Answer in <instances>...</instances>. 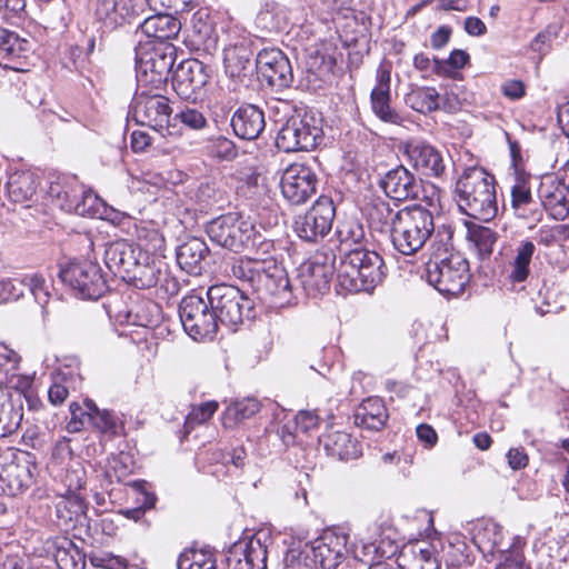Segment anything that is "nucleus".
Returning <instances> with one entry per match:
<instances>
[{"instance_id":"obj_1","label":"nucleus","mask_w":569,"mask_h":569,"mask_svg":"<svg viewBox=\"0 0 569 569\" xmlns=\"http://www.w3.org/2000/svg\"><path fill=\"white\" fill-rule=\"evenodd\" d=\"M340 250L345 251L337 268V280L347 292L373 290L386 276L383 259L363 246L365 229L356 219H346L337 228Z\"/></svg>"},{"instance_id":"obj_2","label":"nucleus","mask_w":569,"mask_h":569,"mask_svg":"<svg viewBox=\"0 0 569 569\" xmlns=\"http://www.w3.org/2000/svg\"><path fill=\"white\" fill-rule=\"evenodd\" d=\"M252 256H243L230 263V273L248 282L262 297H270V303L282 308L292 305L293 296L288 274L278 261L263 254L258 248Z\"/></svg>"},{"instance_id":"obj_3","label":"nucleus","mask_w":569,"mask_h":569,"mask_svg":"<svg viewBox=\"0 0 569 569\" xmlns=\"http://www.w3.org/2000/svg\"><path fill=\"white\" fill-rule=\"evenodd\" d=\"M457 206L463 214L490 221L498 212L495 177L485 169H466L456 182Z\"/></svg>"},{"instance_id":"obj_4","label":"nucleus","mask_w":569,"mask_h":569,"mask_svg":"<svg viewBox=\"0 0 569 569\" xmlns=\"http://www.w3.org/2000/svg\"><path fill=\"white\" fill-rule=\"evenodd\" d=\"M206 231L212 242L233 252L258 248L263 254H268L274 247L273 241L259 233L250 220L237 212L212 219Z\"/></svg>"},{"instance_id":"obj_5","label":"nucleus","mask_w":569,"mask_h":569,"mask_svg":"<svg viewBox=\"0 0 569 569\" xmlns=\"http://www.w3.org/2000/svg\"><path fill=\"white\" fill-rule=\"evenodd\" d=\"M176 56V47L170 42L139 43L136 48V72L140 88L160 89L169 79Z\"/></svg>"},{"instance_id":"obj_6","label":"nucleus","mask_w":569,"mask_h":569,"mask_svg":"<svg viewBox=\"0 0 569 569\" xmlns=\"http://www.w3.org/2000/svg\"><path fill=\"white\" fill-rule=\"evenodd\" d=\"M207 298L210 307L216 310L218 323L231 330L256 316L254 302L237 287L212 286L207 291Z\"/></svg>"},{"instance_id":"obj_7","label":"nucleus","mask_w":569,"mask_h":569,"mask_svg":"<svg viewBox=\"0 0 569 569\" xmlns=\"http://www.w3.org/2000/svg\"><path fill=\"white\" fill-rule=\"evenodd\" d=\"M59 278L76 297L83 300H97L109 289L100 264L90 259L71 260L62 264Z\"/></svg>"},{"instance_id":"obj_8","label":"nucleus","mask_w":569,"mask_h":569,"mask_svg":"<svg viewBox=\"0 0 569 569\" xmlns=\"http://www.w3.org/2000/svg\"><path fill=\"white\" fill-rule=\"evenodd\" d=\"M321 133L312 117L295 111L280 127L276 146L284 152L307 151L317 147Z\"/></svg>"},{"instance_id":"obj_9","label":"nucleus","mask_w":569,"mask_h":569,"mask_svg":"<svg viewBox=\"0 0 569 569\" xmlns=\"http://www.w3.org/2000/svg\"><path fill=\"white\" fill-rule=\"evenodd\" d=\"M179 316L184 331L194 340L212 339L217 333L219 323L208 298L184 297L179 305Z\"/></svg>"},{"instance_id":"obj_10","label":"nucleus","mask_w":569,"mask_h":569,"mask_svg":"<svg viewBox=\"0 0 569 569\" xmlns=\"http://www.w3.org/2000/svg\"><path fill=\"white\" fill-rule=\"evenodd\" d=\"M468 271V261L460 254L429 261V286L443 296H458L470 280Z\"/></svg>"},{"instance_id":"obj_11","label":"nucleus","mask_w":569,"mask_h":569,"mask_svg":"<svg viewBox=\"0 0 569 569\" xmlns=\"http://www.w3.org/2000/svg\"><path fill=\"white\" fill-rule=\"evenodd\" d=\"M432 192L429 194V240L431 243V253L429 261L438 260L449 254L452 249V227L449 219L443 214L446 202L442 201V196L446 191L437 184H431Z\"/></svg>"},{"instance_id":"obj_12","label":"nucleus","mask_w":569,"mask_h":569,"mask_svg":"<svg viewBox=\"0 0 569 569\" xmlns=\"http://www.w3.org/2000/svg\"><path fill=\"white\" fill-rule=\"evenodd\" d=\"M336 207L331 198L321 196L312 207L295 220V232L307 242H318L331 230Z\"/></svg>"},{"instance_id":"obj_13","label":"nucleus","mask_w":569,"mask_h":569,"mask_svg":"<svg viewBox=\"0 0 569 569\" xmlns=\"http://www.w3.org/2000/svg\"><path fill=\"white\" fill-rule=\"evenodd\" d=\"M131 113L137 123L162 131L169 128L172 109L166 96L139 86L131 103Z\"/></svg>"},{"instance_id":"obj_14","label":"nucleus","mask_w":569,"mask_h":569,"mask_svg":"<svg viewBox=\"0 0 569 569\" xmlns=\"http://www.w3.org/2000/svg\"><path fill=\"white\" fill-rule=\"evenodd\" d=\"M124 281L138 289L159 287L168 295H177L179 291L178 281L171 277L166 264L158 259L141 258L126 277Z\"/></svg>"},{"instance_id":"obj_15","label":"nucleus","mask_w":569,"mask_h":569,"mask_svg":"<svg viewBox=\"0 0 569 569\" xmlns=\"http://www.w3.org/2000/svg\"><path fill=\"white\" fill-rule=\"evenodd\" d=\"M318 182L317 173L311 167L296 162L282 172L280 188L286 200L299 206L317 192Z\"/></svg>"},{"instance_id":"obj_16","label":"nucleus","mask_w":569,"mask_h":569,"mask_svg":"<svg viewBox=\"0 0 569 569\" xmlns=\"http://www.w3.org/2000/svg\"><path fill=\"white\" fill-rule=\"evenodd\" d=\"M256 68L262 81L277 90L289 88L293 73L289 59L278 48H264L257 53Z\"/></svg>"},{"instance_id":"obj_17","label":"nucleus","mask_w":569,"mask_h":569,"mask_svg":"<svg viewBox=\"0 0 569 569\" xmlns=\"http://www.w3.org/2000/svg\"><path fill=\"white\" fill-rule=\"evenodd\" d=\"M409 226L402 231L392 230L395 248L403 254L417 252L427 241V209L421 202L406 207Z\"/></svg>"},{"instance_id":"obj_18","label":"nucleus","mask_w":569,"mask_h":569,"mask_svg":"<svg viewBox=\"0 0 569 569\" xmlns=\"http://www.w3.org/2000/svg\"><path fill=\"white\" fill-rule=\"evenodd\" d=\"M267 536L259 532L233 543L227 555L228 569H267Z\"/></svg>"},{"instance_id":"obj_19","label":"nucleus","mask_w":569,"mask_h":569,"mask_svg":"<svg viewBox=\"0 0 569 569\" xmlns=\"http://www.w3.org/2000/svg\"><path fill=\"white\" fill-rule=\"evenodd\" d=\"M211 77V69L198 59H187L178 64L171 77L176 93L182 99H191Z\"/></svg>"},{"instance_id":"obj_20","label":"nucleus","mask_w":569,"mask_h":569,"mask_svg":"<svg viewBox=\"0 0 569 569\" xmlns=\"http://www.w3.org/2000/svg\"><path fill=\"white\" fill-rule=\"evenodd\" d=\"M147 10V0H98L96 16L109 28L131 23Z\"/></svg>"},{"instance_id":"obj_21","label":"nucleus","mask_w":569,"mask_h":569,"mask_svg":"<svg viewBox=\"0 0 569 569\" xmlns=\"http://www.w3.org/2000/svg\"><path fill=\"white\" fill-rule=\"evenodd\" d=\"M348 535L335 530H326L312 542L315 561L322 569H338L347 555Z\"/></svg>"},{"instance_id":"obj_22","label":"nucleus","mask_w":569,"mask_h":569,"mask_svg":"<svg viewBox=\"0 0 569 569\" xmlns=\"http://www.w3.org/2000/svg\"><path fill=\"white\" fill-rule=\"evenodd\" d=\"M392 64L382 60L377 69V83L370 94V103L373 113L383 122L397 124L401 118L390 107V82Z\"/></svg>"},{"instance_id":"obj_23","label":"nucleus","mask_w":569,"mask_h":569,"mask_svg":"<svg viewBox=\"0 0 569 569\" xmlns=\"http://www.w3.org/2000/svg\"><path fill=\"white\" fill-rule=\"evenodd\" d=\"M141 258H147V252L124 240L108 243L104 249L107 268L123 280Z\"/></svg>"},{"instance_id":"obj_24","label":"nucleus","mask_w":569,"mask_h":569,"mask_svg":"<svg viewBox=\"0 0 569 569\" xmlns=\"http://www.w3.org/2000/svg\"><path fill=\"white\" fill-rule=\"evenodd\" d=\"M333 271L328 256H316L301 266L300 282L309 293H323L329 289Z\"/></svg>"},{"instance_id":"obj_25","label":"nucleus","mask_w":569,"mask_h":569,"mask_svg":"<svg viewBox=\"0 0 569 569\" xmlns=\"http://www.w3.org/2000/svg\"><path fill=\"white\" fill-rule=\"evenodd\" d=\"M385 193L397 201L409 198H418L419 191L423 192L421 184L417 183L413 176L402 166L390 170L380 181Z\"/></svg>"},{"instance_id":"obj_26","label":"nucleus","mask_w":569,"mask_h":569,"mask_svg":"<svg viewBox=\"0 0 569 569\" xmlns=\"http://www.w3.org/2000/svg\"><path fill=\"white\" fill-rule=\"evenodd\" d=\"M231 127L239 138L254 140L266 128L264 113L254 104L241 106L231 118Z\"/></svg>"},{"instance_id":"obj_27","label":"nucleus","mask_w":569,"mask_h":569,"mask_svg":"<svg viewBox=\"0 0 569 569\" xmlns=\"http://www.w3.org/2000/svg\"><path fill=\"white\" fill-rule=\"evenodd\" d=\"M208 253L207 243L200 238L191 237L177 248V263L187 273L199 276L204 270Z\"/></svg>"},{"instance_id":"obj_28","label":"nucleus","mask_w":569,"mask_h":569,"mask_svg":"<svg viewBox=\"0 0 569 569\" xmlns=\"http://www.w3.org/2000/svg\"><path fill=\"white\" fill-rule=\"evenodd\" d=\"M156 12L140 23L142 33L156 42H169V40L176 39L181 30L180 20L169 13Z\"/></svg>"},{"instance_id":"obj_29","label":"nucleus","mask_w":569,"mask_h":569,"mask_svg":"<svg viewBox=\"0 0 569 569\" xmlns=\"http://www.w3.org/2000/svg\"><path fill=\"white\" fill-rule=\"evenodd\" d=\"M328 456L341 461L359 458L362 455L361 445L346 431H331L321 438Z\"/></svg>"},{"instance_id":"obj_30","label":"nucleus","mask_w":569,"mask_h":569,"mask_svg":"<svg viewBox=\"0 0 569 569\" xmlns=\"http://www.w3.org/2000/svg\"><path fill=\"white\" fill-rule=\"evenodd\" d=\"M253 53L244 43L230 46L223 51L226 73L231 78H246L257 71Z\"/></svg>"},{"instance_id":"obj_31","label":"nucleus","mask_w":569,"mask_h":569,"mask_svg":"<svg viewBox=\"0 0 569 569\" xmlns=\"http://www.w3.org/2000/svg\"><path fill=\"white\" fill-rule=\"evenodd\" d=\"M353 417L359 428L379 431L386 426L389 413L380 398L370 397L359 405Z\"/></svg>"},{"instance_id":"obj_32","label":"nucleus","mask_w":569,"mask_h":569,"mask_svg":"<svg viewBox=\"0 0 569 569\" xmlns=\"http://www.w3.org/2000/svg\"><path fill=\"white\" fill-rule=\"evenodd\" d=\"M87 503L77 492L70 491L61 496L56 503V515L60 523L66 527L74 528L77 525H83L87 519Z\"/></svg>"},{"instance_id":"obj_33","label":"nucleus","mask_w":569,"mask_h":569,"mask_svg":"<svg viewBox=\"0 0 569 569\" xmlns=\"http://www.w3.org/2000/svg\"><path fill=\"white\" fill-rule=\"evenodd\" d=\"M24 455L26 458L23 460L18 459L4 469L10 495L12 496L22 493L32 486L34 480L36 465L30 460V455Z\"/></svg>"},{"instance_id":"obj_34","label":"nucleus","mask_w":569,"mask_h":569,"mask_svg":"<svg viewBox=\"0 0 569 569\" xmlns=\"http://www.w3.org/2000/svg\"><path fill=\"white\" fill-rule=\"evenodd\" d=\"M38 177L30 171L13 172L7 182V191L11 201L23 203L32 199L38 189Z\"/></svg>"},{"instance_id":"obj_35","label":"nucleus","mask_w":569,"mask_h":569,"mask_svg":"<svg viewBox=\"0 0 569 569\" xmlns=\"http://www.w3.org/2000/svg\"><path fill=\"white\" fill-rule=\"evenodd\" d=\"M82 187L74 178L71 177H57L56 180L50 182L48 193L52 199H56L57 204L66 211H71L76 206V201L80 198Z\"/></svg>"},{"instance_id":"obj_36","label":"nucleus","mask_w":569,"mask_h":569,"mask_svg":"<svg viewBox=\"0 0 569 569\" xmlns=\"http://www.w3.org/2000/svg\"><path fill=\"white\" fill-rule=\"evenodd\" d=\"M53 558L59 569H86V555L68 538L54 542Z\"/></svg>"},{"instance_id":"obj_37","label":"nucleus","mask_w":569,"mask_h":569,"mask_svg":"<svg viewBox=\"0 0 569 569\" xmlns=\"http://www.w3.org/2000/svg\"><path fill=\"white\" fill-rule=\"evenodd\" d=\"M511 207L515 214L521 219L536 220L540 216L539 203L523 182H518L511 188Z\"/></svg>"},{"instance_id":"obj_38","label":"nucleus","mask_w":569,"mask_h":569,"mask_svg":"<svg viewBox=\"0 0 569 569\" xmlns=\"http://www.w3.org/2000/svg\"><path fill=\"white\" fill-rule=\"evenodd\" d=\"M260 410V403L254 398H244L231 402L222 416V423L226 428H234L242 421L250 419Z\"/></svg>"},{"instance_id":"obj_39","label":"nucleus","mask_w":569,"mask_h":569,"mask_svg":"<svg viewBox=\"0 0 569 569\" xmlns=\"http://www.w3.org/2000/svg\"><path fill=\"white\" fill-rule=\"evenodd\" d=\"M22 405H14L3 392L0 395V438L11 435L21 425Z\"/></svg>"},{"instance_id":"obj_40","label":"nucleus","mask_w":569,"mask_h":569,"mask_svg":"<svg viewBox=\"0 0 569 569\" xmlns=\"http://www.w3.org/2000/svg\"><path fill=\"white\" fill-rule=\"evenodd\" d=\"M89 406H91L92 410V423L90 427L98 430L99 432L103 435H108L111 437L118 436L122 429L121 423L119 422L118 417L109 411V410H101L97 407L94 401H90Z\"/></svg>"},{"instance_id":"obj_41","label":"nucleus","mask_w":569,"mask_h":569,"mask_svg":"<svg viewBox=\"0 0 569 569\" xmlns=\"http://www.w3.org/2000/svg\"><path fill=\"white\" fill-rule=\"evenodd\" d=\"M466 227L467 238L475 243L479 253L490 254L497 240L496 232L488 227L473 222H467Z\"/></svg>"},{"instance_id":"obj_42","label":"nucleus","mask_w":569,"mask_h":569,"mask_svg":"<svg viewBox=\"0 0 569 569\" xmlns=\"http://www.w3.org/2000/svg\"><path fill=\"white\" fill-rule=\"evenodd\" d=\"M178 569H217L216 559L208 550H186L177 562Z\"/></svg>"},{"instance_id":"obj_43","label":"nucleus","mask_w":569,"mask_h":569,"mask_svg":"<svg viewBox=\"0 0 569 569\" xmlns=\"http://www.w3.org/2000/svg\"><path fill=\"white\" fill-rule=\"evenodd\" d=\"M191 27L198 42L206 44L212 40L214 21L208 9L201 8L192 14Z\"/></svg>"},{"instance_id":"obj_44","label":"nucleus","mask_w":569,"mask_h":569,"mask_svg":"<svg viewBox=\"0 0 569 569\" xmlns=\"http://www.w3.org/2000/svg\"><path fill=\"white\" fill-rule=\"evenodd\" d=\"M535 252V244L531 241H526L517 249V256L513 262V269L510 278L515 282H522L529 274V264Z\"/></svg>"},{"instance_id":"obj_45","label":"nucleus","mask_w":569,"mask_h":569,"mask_svg":"<svg viewBox=\"0 0 569 569\" xmlns=\"http://www.w3.org/2000/svg\"><path fill=\"white\" fill-rule=\"evenodd\" d=\"M29 42L16 32L0 28V54L2 58H18L28 50Z\"/></svg>"},{"instance_id":"obj_46","label":"nucleus","mask_w":569,"mask_h":569,"mask_svg":"<svg viewBox=\"0 0 569 569\" xmlns=\"http://www.w3.org/2000/svg\"><path fill=\"white\" fill-rule=\"evenodd\" d=\"M469 54L460 49L451 51L448 59L433 58V70L440 76H452L457 70L462 69L469 62Z\"/></svg>"},{"instance_id":"obj_47","label":"nucleus","mask_w":569,"mask_h":569,"mask_svg":"<svg viewBox=\"0 0 569 569\" xmlns=\"http://www.w3.org/2000/svg\"><path fill=\"white\" fill-rule=\"evenodd\" d=\"M23 291L28 289L36 301L44 308L49 301V286L46 278L38 272L23 274L21 277Z\"/></svg>"},{"instance_id":"obj_48","label":"nucleus","mask_w":569,"mask_h":569,"mask_svg":"<svg viewBox=\"0 0 569 569\" xmlns=\"http://www.w3.org/2000/svg\"><path fill=\"white\" fill-rule=\"evenodd\" d=\"M90 401V399H86L83 406H80L77 402L70 403V420L67 425L69 432H79L90 427L92 423V410L91 406H89Z\"/></svg>"},{"instance_id":"obj_49","label":"nucleus","mask_w":569,"mask_h":569,"mask_svg":"<svg viewBox=\"0 0 569 569\" xmlns=\"http://www.w3.org/2000/svg\"><path fill=\"white\" fill-rule=\"evenodd\" d=\"M542 204L545 209L556 220H563L569 214V201L561 189H556L553 192L542 194Z\"/></svg>"},{"instance_id":"obj_50","label":"nucleus","mask_w":569,"mask_h":569,"mask_svg":"<svg viewBox=\"0 0 569 569\" xmlns=\"http://www.w3.org/2000/svg\"><path fill=\"white\" fill-rule=\"evenodd\" d=\"M174 120L180 121L191 130H203L208 127V120L204 113L197 107L186 106L174 114Z\"/></svg>"},{"instance_id":"obj_51","label":"nucleus","mask_w":569,"mask_h":569,"mask_svg":"<svg viewBox=\"0 0 569 569\" xmlns=\"http://www.w3.org/2000/svg\"><path fill=\"white\" fill-rule=\"evenodd\" d=\"M21 357L7 345L0 342V382L19 370Z\"/></svg>"},{"instance_id":"obj_52","label":"nucleus","mask_w":569,"mask_h":569,"mask_svg":"<svg viewBox=\"0 0 569 569\" xmlns=\"http://www.w3.org/2000/svg\"><path fill=\"white\" fill-rule=\"evenodd\" d=\"M399 216L400 212H395L385 202L376 203L369 209V220L376 228L388 226L389 222H393Z\"/></svg>"},{"instance_id":"obj_53","label":"nucleus","mask_w":569,"mask_h":569,"mask_svg":"<svg viewBox=\"0 0 569 569\" xmlns=\"http://www.w3.org/2000/svg\"><path fill=\"white\" fill-rule=\"evenodd\" d=\"M218 409L217 401H207L193 407L187 416L186 427L193 428L196 425L207 422Z\"/></svg>"},{"instance_id":"obj_54","label":"nucleus","mask_w":569,"mask_h":569,"mask_svg":"<svg viewBox=\"0 0 569 569\" xmlns=\"http://www.w3.org/2000/svg\"><path fill=\"white\" fill-rule=\"evenodd\" d=\"M560 26L557 23L549 24L545 30L539 32L530 43L532 51L545 54L551 47L552 41L558 37Z\"/></svg>"},{"instance_id":"obj_55","label":"nucleus","mask_w":569,"mask_h":569,"mask_svg":"<svg viewBox=\"0 0 569 569\" xmlns=\"http://www.w3.org/2000/svg\"><path fill=\"white\" fill-rule=\"evenodd\" d=\"M567 238V228L562 224H557L555 227L543 226L541 227L536 236L535 240L543 246H552L556 244Z\"/></svg>"},{"instance_id":"obj_56","label":"nucleus","mask_w":569,"mask_h":569,"mask_svg":"<svg viewBox=\"0 0 569 569\" xmlns=\"http://www.w3.org/2000/svg\"><path fill=\"white\" fill-rule=\"evenodd\" d=\"M74 204L76 206L72 210L80 216H94L99 211L98 196L91 191H84L83 189L80 192V198L77 199Z\"/></svg>"},{"instance_id":"obj_57","label":"nucleus","mask_w":569,"mask_h":569,"mask_svg":"<svg viewBox=\"0 0 569 569\" xmlns=\"http://www.w3.org/2000/svg\"><path fill=\"white\" fill-rule=\"evenodd\" d=\"M160 318V307L153 301H144L137 307V323L142 327L154 326Z\"/></svg>"},{"instance_id":"obj_58","label":"nucleus","mask_w":569,"mask_h":569,"mask_svg":"<svg viewBox=\"0 0 569 569\" xmlns=\"http://www.w3.org/2000/svg\"><path fill=\"white\" fill-rule=\"evenodd\" d=\"M140 495L142 496V499L140 500L141 506L136 508L121 509L119 513L134 521L140 520L144 516L146 510L153 508L157 501L154 493L141 491Z\"/></svg>"},{"instance_id":"obj_59","label":"nucleus","mask_w":569,"mask_h":569,"mask_svg":"<svg viewBox=\"0 0 569 569\" xmlns=\"http://www.w3.org/2000/svg\"><path fill=\"white\" fill-rule=\"evenodd\" d=\"M129 468L121 460L120 457H113L109 460L108 466L104 470V481L107 485H113L114 482H120L124 477L129 473Z\"/></svg>"},{"instance_id":"obj_60","label":"nucleus","mask_w":569,"mask_h":569,"mask_svg":"<svg viewBox=\"0 0 569 569\" xmlns=\"http://www.w3.org/2000/svg\"><path fill=\"white\" fill-rule=\"evenodd\" d=\"M22 296L21 277L0 280V302L17 300Z\"/></svg>"},{"instance_id":"obj_61","label":"nucleus","mask_w":569,"mask_h":569,"mask_svg":"<svg viewBox=\"0 0 569 569\" xmlns=\"http://www.w3.org/2000/svg\"><path fill=\"white\" fill-rule=\"evenodd\" d=\"M429 111L443 110L446 112H453L457 109V101L455 98L448 96H440L436 89L429 88Z\"/></svg>"},{"instance_id":"obj_62","label":"nucleus","mask_w":569,"mask_h":569,"mask_svg":"<svg viewBox=\"0 0 569 569\" xmlns=\"http://www.w3.org/2000/svg\"><path fill=\"white\" fill-rule=\"evenodd\" d=\"M406 104L417 112L425 113L427 110V90L421 87H413L406 96Z\"/></svg>"},{"instance_id":"obj_63","label":"nucleus","mask_w":569,"mask_h":569,"mask_svg":"<svg viewBox=\"0 0 569 569\" xmlns=\"http://www.w3.org/2000/svg\"><path fill=\"white\" fill-rule=\"evenodd\" d=\"M319 423L318 416L312 411H299L295 418L293 425L296 431L308 433Z\"/></svg>"},{"instance_id":"obj_64","label":"nucleus","mask_w":569,"mask_h":569,"mask_svg":"<svg viewBox=\"0 0 569 569\" xmlns=\"http://www.w3.org/2000/svg\"><path fill=\"white\" fill-rule=\"evenodd\" d=\"M8 388L14 389L20 392L19 397L32 389V378L27 375H20L14 371L13 375L8 377V381H1Z\"/></svg>"}]
</instances>
